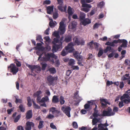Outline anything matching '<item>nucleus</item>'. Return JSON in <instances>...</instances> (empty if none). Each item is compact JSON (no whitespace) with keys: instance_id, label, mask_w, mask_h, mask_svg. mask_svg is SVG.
Masks as SVG:
<instances>
[{"instance_id":"obj_19","label":"nucleus","mask_w":130,"mask_h":130,"mask_svg":"<svg viewBox=\"0 0 130 130\" xmlns=\"http://www.w3.org/2000/svg\"><path fill=\"white\" fill-rule=\"evenodd\" d=\"M53 6H48L46 9L47 13V14H51L53 11Z\"/></svg>"},{"instance_id":"obj_62","label":"nucleus","mask_w":130,"mask_h":130,"mask_svg":"<svg viewBox=\"0 0 130 130\" xmlns=\"http://www.w3.org/2000/svg\"><path fill=\"white\" fill-rule=\"evenodd\" d=\"M123 101H121L119 103V106L120 108L123 107L124 105L123 104Z\"/></svg>"},{"instance_id":"obj_39","label":"nucleus","mask_w":130,"mask_h":130,"mask_svg":"<svg viewBox=\"0 0 130 130\" xmlns=\"http://www.w3.org/2000/svg\"><path fill=\"white\" fill-rule=\"evenodd\" d=\"M68 13L69 15H72L73 13L71 8L70 6H69L68 8Z\"/></svg>"},{"instance_id":"obj_56","label":"nucleus","mask_w":130,"mask_h":130,"mask_svg":"<svg viewBox=\"0 0 130 130\" xmlns=\"http://www.w3.org/2000/svg\"><path fill=\"white\" fill-rule=\"evenodd\" d=\"M60 64V63L59 60H56L55 61V66L56 67H58Z\"/></svg>"},{"instance_id":"obj_25","label":"nucleus","mask_w":130,"mask_h":130,"mask_svg":"<svg viewBox=\"0 0 130 130\" xmlns=\"http://www.w3.org/2000/svg\"><path fill=\"white\" fill-rule=\"evenodd\" d=\"M76 23L74 22H72L71 24L68 26V27L70 29H74L76 26Z\"/></svg>"},{"instance_id":"obj_40","label":"nucleus","mask_w":130,"mask_h":130,"mask_svg":"<svg viewBox=\"0 0 130 130\" xmlns=\"http://www.w3.org/2000/svg\"><path fill=\"white\" fill-rule=\"evenodd\" d=\"M14 62L15 63L17 66L18 67H20L21 66V63L20 61H18L17 59L14 60Z\"/></svg>"},{"instance_id":"obj_16","label":"nucleus","mask_w":130,"mask_h":130,"mask_svg":"<svg viewBox=\"0 0 130 130\" xmlns=\"http://www.w3.org/2000/svg\"><path fill=\"white\" fill-rule=\"evenodd\" d=\"M32 116V110H30L27 111L26 114V119H29L31 118Z\"/></svg>"},{"instance_id":"obj_21","label":"nucleus","mask_w":130,"mask_h":130,"mask_svg":"<svg viewBox=\"0 0 130 130\" xmlns=\"http://www.w3.org/2000/svg\"><path fill=\"white\" fill-rule=\"evenodd\" d=\"M52 102L55 104L59 102V99L57 96L54 95L52 98Z\"/></svg>"},{"instance_id":"obj_28","label":"nucleus","mask_w":130,"mask_h":130,"mask_svg":"<svg viewBox=\"0 0 130 130\" xmlns=\"http://www.w3.org/2000/svg\"><path fill=\"white\" fill-rule=\"evenodd\" d=\"M48 70L51 74H54L56 72V69L54 67L50 68Z\"/></svg>"},{"instance_id":"obj_49","label":"nucleus","mask_w":130,"mask_h":130,"mask_svg":"<svg viewBox=\"0 0 130 130\" xmlns=\"http://www.w3.org/2000/svg\"><path fill=\"white\" fill-rule=\"evenodd\" d=\"M16 100L15 102L16 104H17L18 103H21L22 102V101L21 99H18L16 98H15Z\"/></svg>"},{"instance_id":"obj_18","label":"nucleus","mask_w":130,"mask_h":130,"mask_svg":"<svg viewBox=\"0 0 130 130\" xmlns=\"http://www.w3.org/2000/svg\"><path fill=\"white\" fill-rule=\"evenodd\" d=\"M120 43H122V44L120 45L121 47H127V41L125 39H121Z\"/></svg>"},{"instance_id":"obj_55","label":"nucleus","mask_w":130,"mask_h":130,"mask_svg":"<svg viewBox=\"0 0 130 130\" xmlns=\"http://www.w3.org/2000/svg\"><path fill=\"white\" fill-rule=\"evenodd\" d=\"M118 110L119 108L117 107H115L113 108L112 112H113L115 113V112H118Z\"/></svg>"},{"instance_id":"obj_58","label":"nucleus","mask_w":130,"mask_h":130,"mask_svg":"<svg viewBox=\"0 0 130 130\" xmlns=\"http://www.w3.org/2000/svg\"><path fill=\"white\" fill-rule=\"evenodd\" d=\"M50 26L51 27H54L55 26V24L53 21H51L49 24Z\"/></svg>"},{"instance_id":"obj_8","label":"nucleus","mask_w":130,"mask_h":130,"mask_svg":"<svg viewBox=\"0 0 130 130\" xmlns=\"http://www.w3.org/2000/svg\"><path fill=\"white\" fill-rule=\"evenodd\" d=\"M63 42H60L59 44H54L52 46V51L53 52H56L59 50H61L62 48V44Z\"/></svg>"},{"instance_id":"obj_23","label":"nucleus","mask_w":130,"mask_h":130,"mask_svg":"<svg viewBox=\"0 0 130 130\" xmlns=\"http://www.w3.org/2000/svg\"><path fill=\"white\" fill-rule=\"evenodd\" d=\"M85 14L83 12H80L79 15V20L81 21L85 19L86 16Z\"/></svg>"},{"instance_id":"obj_24","label":"nucleus","mask_w":130,"mask_h":130,"mask_svg":"<svg viewBox=\"0 0 130 130\" xmlns=\"http://www.w3.org/2000/svg\"><path fill=\"white\" fill-rule=\"evenodd\" d=\"M82 7H84L81 9V10L82 11H83L87 13L88 12L90 11L89 8H91L92 7V6L91 5V7H83L82 6Z\"/></svg>"},{"instance_id":"obj_17","label":"nucleus","mask_w":130,"mask_h":130,"mask_svg":"<svg viewBox=\"0 0 130 130\" xmlns=\"http://www.w3.org/2000/svg\"><path fill=\"white\" fill-rule=\"evenodd\" d=\"M81 22L82 24L84 26H85L91 23L90 20L88 18L85 19Z\"/></svg>"},{"instance_id":"obj_36","label":"nucleus","mask_w":130,"mask_h":130,"mask_svg":"<svg viewBox=\"0 0 130 130\" xmlns=\"http://www.w3.org/2000/svg\"><path fill=\"white\" fill-rule=\"evenodd\" d=\"M75 60L72 59H70L69 61L68 64L69 65L73 66L74 64Z\"/></svg>"},{"instance_id":"obj_3","label":"nucleus","mask_w":130,"mask_h":130,"mask_svg":"<svg viewBox=\"0 0 130 130\" xmlns=\"http://www.w3.org/2000/svg\"><path fill=\"white\" fill-rule=\"evenodd\" d=\"M51 58H54L55 59H56L57 57L53 53H47L45 55L44 57H43L40 60L41 61H47L50 60Z\"/></svg>"},{"instance_id":"obj_57","label":"nucleus","mask_w":130,"mask_h":130,"mask_svg":"<svg viewBox=\"0 0 130 130\" xmlns=\"http://www.w3.org/2000/svg\"><path fill=\"white\" fill-rule=\"evenodd\" d=\"M54 117V116L53 115H52L51 114H49L48 115H47V118L50 119H52Z\"/></svg>"},{"instance_id":"obj_27","label":"nucleus","mask_w":130,"mask_h":130,"mask_svg":"<svg viewBox=\"0 0 130 130\" xmlns=\"http://www.w3.org/2000/svg\"><path fill=\"white\" fill-rule=\"evenodd\" d=\"M94 112L93 113V116L94 117H97L98 116H100L98 113V110L93 109Z\"/></svg>"},{"instance_id":"obj_43","label":"nucleus","mask_w":130,"mask_h":130,"mask_svg":"<svg viewBox=\"0 0 130 130\" xmlns=\"http://www.w3.org/2000/svg\"><path fill=\"white\" fill-rule=\"evenodd\" d=\"M59 38H54L53 39V41L52 42V43L53 44H56L58 43H59Z\"/></svg>"},{"instance_id":"obj_45","label":"nucleus","mask_w":130,"mask_h":130,"mask_svg":"<svg viewBox=\"0 0 130 130\" xmlns=\"http://www.w3.org/2000/svg\"><path fill=\"white\" fill-rule=\"evenodd\" d=\"M66 49H63L61 52V55L63 56H66L68 52V51H66Z\"/></svg>"},{"instance_id":"obj_6","label":"nucleus","mask_w":130,"mask_h":130,"mask_svg":"<svg viewBox=\"0 0 130 130\" xmlns=\"http://www.w3.org/2000/svg\"><path fill=\"white\" fill-rule=\"evenodd\" d=\"M58 3L59 4L58 6V9L60 11L63 12H66V11L67 6L66 5L64 6H62L63 4V0H57Z\"/></svg>"},{"instance_id":"obj_2","label":"nucleus","mask_w":130,"mask_h":130,"mask_svg":"<svg viewBox=\"0 0 130 130\" xmlns=\"http://www.w3.org/2000/svg\"><path fill=\"white\" fill-rule=\"evenodd\" d=\"M57 79L58 77L57 76L54 77L50 75L46 78L47 83L49 86L52 85L54 86Z\"/></svg>"},{"instance_id":"obj_54","label":"nucleus","mask_w":130,"mask_h":130,"mask_svg":"<svg viewBox=\"0 0 130 130\" xmlns=\"http://www.w3.org/2000/svg\"><path fill=\"white\" fill-rule=\"evenodd\" d=\"M113 84V82L112 81H110L109 80H107L106 83L107 86H109Z\"/></svg>"},{"instance_id":"obj_12","label":"nucleus","mask_w":130,"mask_h":130,"mask_svg":"<svg viewBox=\"0 0 130 130\" xmlns=\"http://www.w3.org/2000/svg\"><path fill=\"white\" fill-rule=\"evenodd\" d=\"M59 29L60 30V34L62 35L63 34L65 31V30L64 27V22L61 21L59 23Z\"/></svg>"},{"instance_id":"obj_20","label":"nucleus","mask_w":130,"mask_h":130,"mask_svg":"<svg viewBox=\"0 0 130 130\" xmlns=\"http://www.w3.org/2000/svg\"><path fill=\"white\" fill-rule=\"evenodd\" d=\"M72 37V36L70 35H67L65 37L64 41L66 43L69 42L71 41Z\"/></svg>"},{"instance_id":"obj_51","label":"nucleus","mask_w":130,"mask_h":130,"mask_svg":"<svg viewBox=\"0 0 130 130\" xmlns=\"http://www.w3.org/2000/svg\"><path fill=\"white\" fill-rule=\"evenodd\" d=\"M56 109V108L54 107H52L50 109V111L52 112V114H54L55 112Z\"/></svg>"},{"instance_id":"obj_61","label":"nucleus","mask_w":130,"mask_h":130,"mask_svg":"<svg viewBox=\"0 0 130 130\" xmlns=\"http://www.w3.org/2000/svg\"><path fill=\"white\" fill-rule=\"evenodd\" d=\"M106 48L108 51H113V49H112L111 47L110 46H107Z\"/></svg>"},{"instance_id":"obj_60","label":"nucleus","mask_w":130,"mask_h":130,"mask_svg":"<svg viewBox=\"0 0 130 130\" xmlns=\"http://www.w3.org/2000/svg\"><path fill=\"white\" fill-rule=\"evenodd\" d=\"M125 63L126 65H130V61L128 59H126L125 61Z\"/></svg>"},{"instance_id":"obj_59","label":"nucleus","mask_w":130,"mask_h":130,"mask_svg":"<svg viewBox=\"0 0 130 130\" xmlns=\"http://www.w3.org/2000/svg\"><path fill=\"white\" fill-rule=\"evenodd\" d=\"M51 3L50 1L49 0H46L43 3V4H49Z\"/></svg>"},{"instance_id":"obj_44","label":"nucleus","mask_w":130,"mask_h":130,"mask_svg":"<svg viewBox=\"0 0 130 130\" xmlns=\"http://www.w3.org/2000/svg\"><path fill=\"white\" fill-rule=\"evenodd\" d=\"M32 102L33 105V106L34 108L35 109H39L40 108V107L36 104V103L34 101H32Z\"/></svg>"},{"instance_id":"obj_42","label":"nucleus","mask_w":130,"mask_h":130,"mask_svg":"<svg viewBox=\"0 0 130 130\" xmlns=\"http://www.w3.org/2000/svg\"><path fill=\"white\" fill-rule=\"evenodd\" d=\"M59 33L60 34V32H59L58 31H55L54 32L53 35L56 38H60V36L59 35Z\"/></svg>"},{"instance_id":"obj_47","label":"nucleus","mask_w":130,"mask_h":130,"mask_svg":"<svg viewBox=\"0 0 130 130\" xmlns=\"http://www.w3.org/2000/svg\"><path fill=\"white\" fill-rule=\"evenodd\" d=\"M21 117V115L20 114L18 115L14 119V122L16 123L20 119Z\"/></svg>"},{"instance_id":"obj_22","label":"nucleus","mask_w":130,"mask_h":130,"mask_svg":"<svg viewBox=\"0 0 130 130\" xmlns=\"http://www.w3.org/2000/svg\"><path fill=\"white\" fill-rule=\"evenodd\" d=\"M96 118L97 117H94V118L92 119V123L93 125H95L96 126L97 123L99 122L100 119H97Z\"/></svg>"},{"instance_id":"obj_46","label":"nucleus","mask_w":130,"mask_h":130,"mask_svg":"<svg viewBox=\"0 0 130 130\" xmlns=\"http://www.w3.org/2000/svg\"><path fill=\"white\" fill-rule=\"evenodd\" d=\"M41 65H42L41 69L43 70L44 71L45 70L46 68V67L47 64L46 63L43 64L42 63H41Z\"/></svg>"},{"instance_id":"obj_14","label":"nucleus","mask_w":130,"mask_h":130,"mask_svg":"<svg viewBox=\"0 0 130 130\" xmlns=\"http://www.w3.org/2000/svg\"><path fill=\"white\" fill-rule=\"evenodd\" d=\"M26 126L25 127L26 130H31V127H33L34 126V123L32 122L28 121L26 122Z\"/></svg>"},{"instance_id":"obj_63","label":"nucleus","mask_w":130,"mask_h":130,"mask_svg":"<svg viewBox=\"0 0 130 130\" xmlns=\"http://www.w3.org/2000/svg\"><path fill=\"white\" fill-rule=\"evenodd\" d=\"M90 107V105L88 104H86L84 106V108L85 109H89Z\"/></svg>"},{"instance_id":"obj_9","label":"nucleus","mask_w":130,"mask_h":130,"mask_svg":"<svg viewBox=\"0 0 130 130\" xmlns=\"http://www.w3.org/2000/svg\"><path fill=\"white\" fill-rule=\"evenodd\" d=\"M74 46L73 43L72 42H71L68 44L67 46L65 47V48L66 51H68V53H72L75 50L73 47Z\"/></svg>"},{"instance_id":"obj_37","label":"nucleus","mask_w":130,"mask_h":130,"mask_svg":"<svg viewBox=\"0 0 130 130\" xmlns=\"http://www.w3.org/2000/svg\"><path fill=\"white\" fill-rule=\"evenodd\" d=\"M36 40L39 41L40 42L43 43V39L42 38L41 36L40 35H38L37 36Z\"/></svg>"},{"instance_id":"obj_50","label":"nucleus","mask_w":130,"mask_h":130,"mask_svg":"<svg viewBox=\"0 0 130 130\" xmlns=\"http://www.w3.org/2000/svg\"><path fill=\"white\" fill-rule=\"evenodd\" d=\"M72 125L75 128H77L78 127V126L77 123L75 122H73L72 123Z\"/></svg>"},{"instance_id":"obj_1","label":"nucleus","mask_w":130,"mask_h":130,"mask_svg":"<svg viewBox=\"0 0 130 130\" xmlns=\"http://www.w3.org/2000/svg\"><path fill=\"white\" fill-rule=\"evenodd\" d=\"M126 93L124 94L120 98L121 101H123L125 104L130 103V90L126 91Z\"/></svg>"},{"instance_id":"obj_13","label":"nucleus","mask_w":130,"mask_h":130,"mask_svg":"<svg viewBox=\"0 0 130 130\" xmlns=\"http://www.w3.org/2000/svg\"><path fill=\"white\" fill-rule=\"evenodd\" d=\"M42 93L41 91L40 90L38 91L36 93L34 94V97H37L36 99L37 102L38 103H40V101L41 96L40 95Z\"/></svg>"},{"instance_id":"obj_32","label":"nucleus","mask_w":130,"mask_h":130,"mask_svg":"<svg viewBox=\"0 0 130 130\" xmlns=\"http://www.w3.org/2000/svg\"><path fill=\"white\" fill-rule=\"evenodd\" d=\"M60 102V103L61 105H63L65 103V100H64V97L62 96H60L59 101Z\"/></svg>"},{"instance_id":"obj_38","label":"nucleus","mask_w":130,"mask_h":130,"mask_svg":"<svg viewBox=\"0 0 130 130\" xmlns=\"http://www.w3.org/2000/svg\"><path fill=\"white\" fill-rule=\"evenodd\" d=\"M21 111L24 112L25 110V107H23V105L22 104H20L19 106Z\"/></svg>"},{"instance_id":"obj_5","label":"nucleus","mask_w":130,"mask_h":130,"mask_svg":"<svg viewBox=\"0 0 130 130\" xmlns=\"http://www.w3.org/2000/svg\"><path fill=\"white\" fill-rule=\"evenodd\" d=\"M112 109L110 107L107 108V110H104L101 115L103 117L110 116L114 115L115 113L112 112Z\"/></svg>"},{"instance_id":"obj_33","label":"nucleus","mask_w":130,"mask_h":130,"mask_svg":"<svg viewBox=\"0 0 130 130\" xmlns=\"http://www.w3.org/2000/svg\"><path fill=\"white\" fill-rule=\"evenodd\" d=\"M103 54V50L102 48H100L98 54V57H100Z\"/></svg>"},{"instance_id":"obj_34","label":"nucleus","mask_w":130,"mask_h":130,"mask_svg":"<svg viewBox=\"0 0 130 130\" xmlns=\"http://www.w3.org/2000/svg\"><path fill=\"white\" fill-rule=\"evenodd\" d=\"M28 102L27 105L29 107H30L31 105V101L30 97H28L27 98Z\"/></svg>"},{"instance_id":"obj_7","label":"nucleus","mask_w":130,"mask_h":130,"mask_svg":"<svg viewBox=\"0 0 130 130\" xmlns=\"http://www.w3.org/2000/svg\"><path fill=\"white\" fill-rule=\"evenodd\" d=\"M101 104V107L102 108L104 109L107 107V104L110 105V103L108 102L107 100L106 99L101 98L100 99Z\"/></svg>"},{"instance_id":"obj_48","label":"nucleus","mask_w":130,"mask_h":130,"mask_svg":"<svg viewBox=\"0 0 130 130\" xmlns=\"http://www.w3.org/2000/svg\"><path fill=\"white\" fill-rule=\"evenodd\" d=\"M58 14L57 12H55L54 13L53 17L54 19H56L58 17Z\"/></svg>"},{"instance_id":"obj_11","label":"nucleus","mask_w":130,"mask_h":130,"mask_svg":"<svg viewBox=\"0 0 130 130\" xmlns=\"http://www.w3.org/2000/svg\"><path fill=\"white\" fill-rule=\"evenodd\" d=\"M73 55L74 57L77 59L78 61H81L83 60V56L79 54L77 51H75L73 53Z\"/></svg>"},{"instance_id":"obj_15","label":"nucleus","mask_w":130,"mask_h":130,"mask_svg":"<svg viewBox=\"0 0 130 130\" xmlns=\"http://www.w3.org/2000/svg\"><path fill=\"white\" fill-rule=\"evenodd\" d=\"M28 67L31 69L32 72L35 69H36L38 71H40L41 70L40 67L38 65H32L29 64Z\"/></svg>"},{"instance_id":"obj_29","label":"nucleus","mask_w":130,"mask_h":130,"mask_svg":"<svg viewBox=\"0 0 130 130\" xmlns=\"http://www.w3.org/2000/svg\"><path fill=\"white\" fill-rule=\"evenodd\" d=\"M103 124L102 123H100L98 125V130H108L107 128L106 127L104 128V127H102Z\"/></svg>"},{"instance_id":"obj_4","label":"nucleus","mask_w":130,"mask_h":130,"mask_svg":"<svg viewBox=\"0 0 130 130\" xmlns=\"http://www.w3.org/2000/svg\"><path fill=\"white\" fill-rule=\"evenodd\" d=\"M8 69L13 75L16 74L19 71L18 68L17 67L14 63H11L8 67Z\"/></svg>"},{"instance_id":"obj_30","label":"nucleus","mask_w":130,"mask_h":130,"mask_svg":"<svg viewBox=\"0 0 130 130\" xmlns=\"http://www.w3.org/2000/svg\"><path fill=\"white\" fill-rule=\"evenodd\" d=\"M73 40L76 45H80V41L77 38H74L73 39Z\"/></svg>"},{"instance_id":"obj_64","label":"nucleus","mask_w":130,"mask_h":130,"mask_svg":"<svg viewBox=\"0 0 130 130\" xmlns=\"http://www.w3.org/2000/svg\"><path fill=\"white\" fill-rule=\"evenodd\" d=\"M17 129L18 130H24L23 127L21 125L18 126Z\"/></svg>"},{"instance_id":"obj_41","label":"nucleus","mask_w":130,"mask_h":130,"mask_svg":"<svg viewBox=\"0 0 130 130\" xmlns=\"http://www.w3.org/2000/svg\"><path fill=\"white\" fill-rule=\"evenodd\" d=\"M43 122H44L43 121H40L39 122V125L38 126V128H39V129H40L43 127Z\"/></svg>"},{"instance_id":"obj_35","label":"nucleus","mask_w":130,"mask_h":130,"mask_svg":"<svg viewBox=\"0 0 130 130\" xmlns=\"http://www.w3.org/2000/svg\"><path fill=\"white\" fill-rule=\"evenodd\" d=\"M105 5V3L103 2H100L97 4V7L98 8H102Z\"/></svg>"},{"instance_id":"obj_26","label":"nucleus","mask_w":130,"mask_h":130,"mask_svg":"<svg viewBox=\"0 0 130 130\" xmlns=\"http://www.w3.org/2000/svg\"><path fill=\"white\" fill-rule=\"evenodd\" d=\"M81 3L83 7H91V5L89 4H88L85 3V0H81Z\"/></svg>"},{"instance_id":"obj_52","label":"nucleus","mask_w":130,"mask_h":130,"mask_svg":"<svg viewBox=\"0 0 130 130\" xmlns=\"http://www.w3.org/2000/svg\"><path fill=\"white\" fill-rule=\"evenodd\" d=\"M50 127L52 129H57L56 126L53 123H51L50 125Z\"/></svg>"},{"instance_id":"obj_31","label":"nucleus","mask_w":130,"mask_h":130,"mask_svg":"<svg viewBox=\"0 0 130 130\" xmlns=\"http://www.w3.org/2000/svg\"><path fill=\"white\" fill-rule=\"evenodd\" d=\"M93 44H94V43L93 41H92L87 44V45L89 46L90 49H93Z\"/></svg>"},{"instance_id":"obj_53","label":"nucleus","mask_w":130,"mask_h":130,"mask_svg":"<svg viewBox=\"0 0 130 130\" xmlns=\"http://www.w3.org/2000/svg\"><path fill=\"white\" fill-rule=\"evenodd\" d=\"M94 45L96 50H98L99 46V44L97 42L94 43Z\"/></svg>"},{"instance_id":"obj_10","label":"nucleus","mask_w":130,"mask_h":130,"mask_svg":"<svg viewBox=\"0 0 130 130\" xmlns=\"http://www.w3.org/2000/svg\"><path fill=\"white\" fill-rule=\"evenodd\" d=\"M61 110L63 111L66 115L69 117H70V111L71 109L70 107L68 106L66 108L64 106H62L61 108Z\"/></svg>"}]
</instances>
